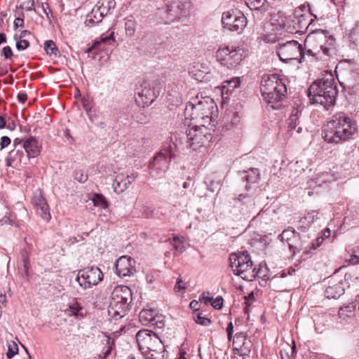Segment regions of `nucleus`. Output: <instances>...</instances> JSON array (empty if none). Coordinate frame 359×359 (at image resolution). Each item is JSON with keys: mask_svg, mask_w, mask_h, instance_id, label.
<instances>
[{"mask_svg": "<svg viewBox=\"0 0 359 359\" xmlns=\"http://www.w3.org/2000/svg\"><path fill=\"white\" fill-rule=\"evenodd\" d=\"M305 56L311 61L323 60L334 53L335 39L327 30L319 29L311 32L304 40Z\"/></svg>", "mask_w": 359, "mask_h": 359, "instance_id": "1", "label": "nucleus"}, {"mask_svg": "<svg viewBox=\"0 0 359 359\" xmlns=\"http://www.w3.org/2000/svg\"><path fill=\"white\" fill-rule=\"evenodd\" d=\"M356 125L344 113L334 114L323 130V137L328 143L339 144L351 139L356 133Z\"/></svg>", "mask_w": 359, "mask_h": 359, "instance_id": "2", "label": "nucleus"}, {"mask_svg": "<svg viewBox=\"0 0 359 359\" xmlns=\"http://www.w3.org/2000/svg\"><path fill=\"white\" fill-rule=\"evenodd\" d=\"M337 94V86L332 77L317 79L308 89L311 102L321 105L325 110H329L335 105Z\"/></svg>", "mask_w": 359, "mask_h": 359, "instance_id": "3", "label": "nucleus"}, {"mask_svg": "<svg viewBox=\"0 0 359 359\" xmlns=\"http://www.w3.org/2000/svg\"><path fill=\"white\" fill-rule=\"evenodd\" d=\"M131 289L126 285L116 286L111 295L108 314L111 318L118 320L124 317L129 309L133 300Z\"/></svg>", "mask_w": 359, "mask_h": 359, "instance_id": "4", "label": "nucleus"}, {"mask_svg": "<svg viewBox=\"0 0 359 359\" xmlns=\"http://www.w3.org/2000/svg\"><path fill=\"white\" fill-rule=\"evenodd\" d=\"M214 108V102L208 98L198 100L197 97L186 104L184 115L186 118L196 121L198 124L210 123Z\"/></svg>", "mask_w": 359, "mask_h": 359, "instance_id": "5", "label": "nucleus"}, {"mask_svg": "<svg viewBox=\"0 0 359 359\" xmlns=\"http://www.w3.org/2000/svg\"><path fill=\"white\" fill-rule=\"evenodd\" d=\"M230 266L234 274L243 279L252 281L258 275L251 257L247 251L233 253L229 257Z\"/></svg>", "mask_w": 359, "mask_h": 359, "instance_id": "6", "label": "nucleus"}, {"mask_svg": "<svg viewBox=\"0 0 359 359\" xmlns=\"http://www.w3.org/2000/svg\"><path fill=\"white\" fill-rule=\"evenodd\" d=\"M247 55L248 50L234 46L220 47L216 52L217 61L229 69L237 67Z\"/></svg>", "mask_w": 359, "mask_h": 359, "instance_id": "7", "label": "nucleus"}, {"mask_svg": "<svg viewBox=\"0 0 359 359\" xmlns=\"http://www.w3.org/2000/svg\"><path fill=\"white\" fill-rule=\"evenodd\" d=\"M210 130L205 124H199L188 129L186 132V148L196 151L211 140Z\"/></svg>", "mask_w": 359, "mask_h": 359, "instance_id": "8", "label": "nucleus"}, {"mask_svg": "<svg viewBox=\"0 0 359 359\" xmlns=\"http://www.w3.org/2000/svg\"><path fill=\"white\" fill-rule=\"evenodd\" d=\"M316 15L311 13L309 4H304L296 8L293 15L290 17L292 22V29L295 33L302 34L308 29L311 23L316 19Z\"/></svg>", "mask_w": 359, "mask_h": 359, "instance_id": "9", "label": "nucleus"}, {"mask_svg": "<svg viewBox=\"0 0 359 359\" xmlns=\"http://www.w3.org/2000/svg\"><path fill=\"white\" fill-rule=\"evenodd\" d=\"M280 60L284 62L298 60L300 63L305 61V53L301 44L295 40L279 43L276 49Z\"/></svg>", "mask_w": 359, "mask_h": 359, "instance_id": "10", "label": "nucleus"}, {"mask_svg": "<svg viewBox=\"0 0 359 359\" xmlns=\"http://www.w3.org/2000/svg\"><path fill=\"white\" fill-rule=\"evenodd\" d=\"M103 276L97 266L87 267L79 271L76 281L82 288L86 290L98 285L102 280Z\"/></svg>", "mask_w": 359, "mask_h": 359, "instance_id": "11", "label": "nucleus"}, {"mask_svg": "<svg viewBox=\"0 0 359 359\" xmlns=\"http://www.w3.org/2000/svg\"><path fill=\"white\" fill-rule=\"evenodd\" d=\"M136 340L142 353L164 347L159 337L154 332L148 330H140L136 334Z\"/></svg>", "mask_w": 359, "mask_h": 359, "instance_id": "12", "label": "nucleus"}, {"mask_svg": "<svg viewBox=\"0 0 359 359\" xmlns=\"http://www.w3.org/2000/svg\"><path fill=\"white\" fill-rule=\"evenodd\" d=\"M224 27L241 33L247 25V18L238 11L224 12L222 19Z\"/></svg>", "mask_w": 359, "mask_h": 359, "instance_id": "13", "label": "nucleus"}, {"mask_svg": "<svg viewBox=\"0 0 359 359\" xmlns=\"http://www.w3.org/2000/svg\"><path fill=\"white\" fill-rule=\"evenodd\" d=\"M277 88H279L281 93L285 90V83L279 79L278 74H264L262 76L260 86L262 95L270 94L271 93L269 91H276Z\"/></svg>", "mask_w": 359, "mask_h": 359, "instance_id": "14", "label": "nucleus"}, {"mask_svg": "<svg viewBox=\"0 0 359 359\" xmlns=\"http://www.w3.org/2000/svg\"><path fill=\"white\" fill-rule=\"evenodd\" d=\"M170 160L161 154H156L149 165V174L153 177H161L168 170Z\"/></svg>", "mask_w": 359, "mask_h": 359, "instance_id": "15", "label": "nucleus"}, {"mask_svg": "<svg viewBox=\"0 0 359 359\" xmlns=\"http://www.w3.org/2000/svg\"><path fill=\"white\" fill-rule=\"evenodd\" d=\"M135 261L130 257L124 255L119 257L115 264V273L121 278L130 276L136 272Z\"/></svg>", "mask_w": 359, "mask_h": 359, "instance_id": "16", "label": "nucleus"}, {"mask_svg": "<svg viewBox=\"0 0 359 359\" xmlns=\"http://www.w3.org/2000/svg\"><path fill=\"white\" fill-rule=\"evenodd\" d=\"M278 239L283 242L286 241L288 244L290 250L293 252V253L301 252V250L304 249L302 243H291L292 240L302 239L300 233L297 232L292 226H289L287 229H285L282 233L278 236Z\"/></svg>", "mask_w": 359, "mask_h": 359, "instance_id": "17", "label": "nucleus"}, {"mask_svg": "<svg viewBox=\"0 0 359 359\" xmlns=\"http://www.w3.org/2000/svg\"><path fill=\"white\" fill-rule=\"evenodd\" d=\"M137 95H138L139 102H142L143 106H149L157 97L158 95L154 89L151 88L150 83L144 81L140 86L137 89Z\"/></svg>", "mask_w": 359, "mask_h": 359, "instance_id": "18", "label": "nucleus"}, {"mask_svg": "<svg viewBox=\"0 0 359 359\" xmlns=\"http://www.w3.org/2000/svg\"><path fill=\"white\" fill-rule=\"evenodd\" d=\"M22 148L27 154V158L38 156L41 151V144L35 137H29L24 140Z\"/></svg>", "mask_w": 359, "mask_h": 359, "instance_id": "19", "label": "nucleus"}, {"mask_svg": "<svg viewBox=\"0 0 359 359\" xmlns=\"http://www.w3.org/2000/svg\"><path fill=\"white\" fill-rule=\"evenodd\" d=\"M135 179V177L133 174L127 175L119 174L116 175L113 184L114 191L118 194H122L129 188Z\"/></svg>", "mask_w": 359, "mask_h": 359, "instance_id": "20", "label": "nucleus"}, {"mask_svg": "<svg viewBox=\"0 0 359 359\" xmlns=\"http://www.w3.org/2000/svg\"><path fill=\"white\" fill-rule=\"evenodd\" d=\"M270 94H265L263 96L264 100L270 104L271 107L273 109H278L281 107L280 101L285 97L287 93V88L285 86V90L281 93L279 88L275 90L269 91Z\"/></svg>", "mask_w": 359, "mask_h": 359, "instance_id": "21", "label": "nucleus"}, {"mask_svg": "<svg viewBox=\"0 0 359 359\" xmlns=\"http://www.w3.org/2000/svg\"><path fill=\"white\" fill-rule=\"evenodd\" d=\"M234 205L241 208V212L244 215L249 212L255 205V202L249 194H241L234 199Z\"/></svg>", "mask_w": 359, "mask_h": 359, "instance_id": "22", "label": "nucleus"}, {"mask_svg": "<svg viewBox=\"0 0 359 359\" xmlns=\"http://www.w3.org/2000/svg\"><path fill=\"white\" fill-rule=\"evenodd\" d=\"M33 204L36 213L41 217V218L47 221L50 219L48 205L44 198L41 196H35L33 200Z\"/></svg>", "mask_w": 359, "mask_h": 359, "instance_id": "23", "label": "nucleus"}, {"mask_svg": "<svg viewBox=\"0 0 359 359\" xmlns=\"http://www.w3.org/2000/svg\"><path fill=\"white\" fill-rule=\"evenodd\" d=\"M27 156L25 157V154L21 149H13L8 154V157L6 159V165L11 167L17 166L18 164L24 163L26 164Z\"/></svg>", "mask_w": 359, "mask_h": 359, "instance_id": "24", "label": "nucleus"}, {"mask_svg": "<svg viewBox=\"0 0 359 359\" xmlns=\"http://www.w3.org/2000/svg\"><path fill=\"white\" fill-rule=\"evenodd\" d=\"M181 8L179 4L168 6L163 11L162 18L165 23L170 24L179 19L180 17Z\"/></svg>", "mask_w": 359, "mask_h": 359, "instance_id": "25", "label": "nucleus"}, {"mask_svg": "<svg viewBox=\"0 0 359 359\" xmlns=\"http://www.w3.org/2000/svg\"><path fill=\"white\" fill-rule=\"evenodd\" d=\"M177 145L173 141V138L166 140L162 146L161 150L158 152L161 155L165 156L170 160L175 158L177 156Z\"/></svg>", "mask_w": 359, "mask_h": 359, "instance_id": "26", "label": "nucleus"}, {"mask_svg": "<svg viewBox=\"0 0 359 359\" xmlns=\"http://www.w3.org/2000/svg\"><path fill=\"white\" fill-rule=\"evenodd\" d=\"M344 282L340 280L337 283L329 285L325 291V295L328 299H337L344 294Z\"/></svg>", "mask_w": 359, "mask_h": 359, "instance_id": "27", "label": "nucleus"}, {"mask_svg": "<svg viewBox=\"0 0 359 359\" xmlns=\"http://www.w3.org/2000/svg\"><path fill=\"white\" fill-rule=\"evenodd\" d=\"M104 16V13L95 4L92 8L91 12L87 15L85 23L87 26L92 27L102 22Z\"/></svg>", "mask_w": 359, "mask_h": 359, "instance_id": "28", "label": "nucleus"}, {"mask_svg": "<svg viewBox=\"0 0 359 359\" xmlns=\"http://www.w3.org/2000/svg\"><path fill=\"white\" fill-rule=\"evenodd\" d=\"M223 127L226 130H231L240 122V117L235 111L229 112L226 117L223 118Z\"/></svg>", "mask_w": 359, "mask_h": 359, "instance_id": "29", "label": "nucleus"}, {"mask_svg": "<svg viewBox=\"0 0 359 359\" xmlns=\"http://www.w3.org/2000/svg\"><path fill=\"white\" fill-rule=\"evenodd\" d=\"M156 311L153 309H143L139 314L140 323L143 325L150 326Z\"/></svg>", "mask_w": 359, "mask_h": 359, "instance_id": "30", "label": "nucleus"}, {"mask_svg": "<svg viewBox=\"0 0 359 359\" xmlns=\"http://www.w3.org/2000/svg\"><path fill=\"white\" fill-rule=\"evenodd\" d=\"M96 6L106 16L111 13L116 7L115 0H98Z\"/></svg>", "mask_w": 359, "mask_h": 359, "instance_id": "31", "label": "nucleus"}, {"mask_svg": "<svg viewBox=\"0 0 359 359\" xmlns=\"http://www.w3.org/2000/svg\"><path fill=\"white\" fill-rule=\"evenodd\" d=\"M306 238V236H302V239L301 240H292L291 243H302L304 249L302 250V251H303L304 253L305 254H309L311 252V250H316L318 247H319L320 245V244L322 243L323 239L321 238H317L316 240H315V242H313L310 246H309V249H308V246H305V243H306V241L305 240Z\"/></svg>", "mask_w": 359, "mask_h": 359, "instance_id": "32", "label": "nucleus"}, {"mask_svg": "<svg viewBox=\"0 0 359 359\" xmlns=\"http://www.w3.org/2000/svg\"><path fill=\"white\" fill-rule=\"evenodd\" d=\"M246 173L245 180L247 184L245 187L246 190L250 189V184L257 183L259 179V172L257 168H250L248 171H244Z\"/></svg>", "mask_w": 359, "mask_h": 359, "instance_id": "33", "label": "nucleus"}, {"mask_svg": "<svg viewBox=\"0 0 359 359\" xmlns=\"http://www.w3.org/2000/svg\"><path fill=\"white\" fill-rule=\"evenodd\" d=\"M205 183L210 191L214 192L219 189L221 187V179H217V173H212L206 178Z\"/></svg>", "mask_w": 359, "mask_h": 359, "instance_id": "34", "label": "nucleus"}, {"mask_svg": "<svg viewBox=\"0 0 359 359\" xmlns=\"http://www.w3.org/2000/svg\"><path fill=\"white\" fill-rule=\"evenodd\" d=\"M240 79L238 78H233L231 80L226 81L222 86V93H231L233 90L240 86Z\"/></svg>", "mask_w": 359, "mask_h": 359, "instance_id": "35", "label": "nucleus"}, {"mask_svg": "<svg viewBox=\"0 0 359 359\" xmlns=\"http://www.w3.org/2000/svg\"><path fill=\"white\" fill-rule=\"evenodd\" d=\"M142 354L145 359H163L164 347L158 349H151L147 352H143Z\"/></svg>", "mask_w": 359, "mask_h": 359, "instance_id": "36", "label": "nucleus"}, {"mask_svg": "<svg viewBox=\"0 0 359 359\" xmlns=\"http://www.w3.org/2000/svg\"><path fill=\"white\" fill-rule=\"evenodd\" d=\"M356 306L353 304H350L347 306L340 308L339 310V316L341 318L346 317H352L355 314Z\"/></svg>", "mask_w": 359, "mask_h": 359, "instance_id": "37", "label": "nucleus"}, {"mask_svg": "<svg viewBox=\"0 0 359 359\" xmlns=\"http://www.w3.org/2000/svg\"><path fill=\"white\" fill-rule=\"evenodd\" d=\"M251 341L250 339L243 341V343L235 351V354H238L241 356L248 355L251 351Z\"/></svg>", "mask_w": 359, "mask_h": 359, "instance_id": "38", "label": "nucleus"}, {"mask_svg": "<svg viewBox=\"0 0 359 359\" xmlns=\"http://www.w3.org/2000/svg\"><path fill=\"white\" fill-rule=\"evenodd\" d=\"M299 112L294 109L288 119V130L292 132L296 130V128L299 123Z\"/></svg>", "mask_w": 359, "mask_h": 359, "instance_id": "39", "label": "nucleus"}, {"mask_svg": "<svg viewBox=\"0 0 359 359\" xmlns=\"http://www.w3.org/2000/svg\"><path fill=\"white\" fill-rule=\"evenodd\" d=\"M44 50L50 55L57 56L59 55V50L52 40H47L44 43Z\"/></svg>", "mask_w": 359, "mask_h": 359, "instance_id": "40", "label": "nucleus"}, {"mask_svg": "<svg viewBox=\"0 0 359 359\" xmlns=\"http://www.w3.org/2000/svg\"><path fill=\"white\" fill-rule=\"evenodd\" d=\"M150 326L154 328L159 329L164 327L165 316H163L162 314L158 313L157 311H156Z\"/></svg>", "mask_w": 359, "mask_h": 359, "instance_id": "41", "label": "nucleus"}, {"mask_svg": "<svg viewBox=\"0 0 359 359\" xmlns=\"http://www.w3.org/2000/svg\"><path fill=\"white\" fill-rule=\"evenodd\" d=\"M136 22L132 16L126 19L125 29L126 34L130 36H133L135 32Z\"/></svg>", "mask_w": 359, "mask_h": 359, "instance_id": "42", "label": "nucleus"}, {"mask_svg": "<svg viewBox=\"0 0 359 359\" xmlns=\"http://www.w3.org/2000/svg\"><path fill=\"white\" fill-rule=\"evenodd\" d=\"M168 99L175 105L177 106L182 102V95L179 91L169 90Z\"/></svg>", "mask_w": 359, "mask_h": 359, "instance_id": "43", "label": "nucleus"}, {"mask_svg": "<svg viewBox=\"0 0 359 359\" xmlns=\"http://www.w3.org/2000/svg\"><path fill=\"white\" fill-rule=\"evenodd\" d=\"M248 338L243 332H238L235 334L233 339V351H235L239 346L243 343V341H245V340H248Z\"/></svg>", "mask_w": 359, "mask_h": 359, "instance_id": "44", "label": "nucleus"}, {"mask_svg": "<svg viewBox=\"0 0 359 359\" xmlns=\"http://www.w3.org/2000/svg\"><path fill=\"white\" fill-rule=\"evenodd\" d=\"M95 206L100 207L101 208H107V202L104 196L100 194H95L92 198Z\"/></svg>", "mask_w": 359, "mask_h": 359, "instance_id": "45", "label": "nucleus"}, {"mask_svg": "<svg viewBox=\"0 0 359 359\" xmlns=\"http://www.w3.org/2000/svg\"><path fill=\"white\" fill-rule=\"evenodd\" d=\"M70 311L73 316L83 318L86 315L84 309L78 303L75 302L69 306Z\"/></svg>", "mask_w": 359, "mask_h": 359, "instance_id": "46", "label": "nucleus"}, {"mask_svg": "<svg viewBox=\"0 0 359 359\" xmlns=\"http://www.w3.org/2000/svg\"><path fill=\"white\" fill-rule=\"evenodd\" d=\"M174 248L180 252L184 251V238L183 236H175L172 238Z\"/></svg>", "mask_w": 359, "mask_h": 359, "instance_id": "47", "label": "nucleus"}, {"mask_svg": "<svg viewBox=\"0 0 359 359\" xmlns=\"http://www.w3.org/2000/svg\"><path fill=\"white\" fill-rule=\"evenodd\" d=\"M266 0H245L246 5L251 10H259L266 4Z\"/></svg>", "mask_w": 359, "mask_h": 359, "instance_id": "48", "label": "nucleus"}, {"mask_svg": "<svg viewBox=\"0 0 359 359\" xmlns=\"http://www.w3.org/2000/svg\"><path fill=\"white\" fill-rule=\"evenodd\" d=\"M351 41L359 46V21H358L350 34Z\"/></svg>", "mask_w": 359, "mask_h": 359, "instance_id": "49", "label": "nucleus"}, {"mask_svg": "<svg viewBox=\"0 0 359 359\" xmlns=\"http://www.w3.org/2000/svg\"><path fill=\"white\" fill-rule=\"evenodd\" d=\"M18 353V344L11 341L8 343V351L6 353V357L8 359H11L14 355Z\"/></svg>", "mask_w": 359, "mask_h": 359, "instance_id": "50", "label": "nucleus"}, {"mask_svg": "<svg viewBox=\"0 0 359 359\" xmlns=\"http://www.w3.org/2000/svg\"><path fill=\"white\" fill-rule=\"evenodd\" d=\"M73 177L81 183H84L88 180V175L85 174L82 170H75L73 173Z\"/></svg>", "mask_w": 359, "mask_h": 359, "instance_id": "51", "label": "nucleus"}, {"mask_svg": "<svg viewBox=\"0 0 359 359\" xmlns=\"http://www.w3.org/2000/svg\"><path fill=\"white\" fill-rule=\"evenodd\" d=\"M353 255H350V258L346 261L350 264H359V248H356L353 251Z\"/></svg>", "mask_w": 359, "mask_h": 359, "instance_id": "52", "label": "nucleus"}, {"mask_svg": "<svg viewBox=\"0 0 359 359\" xmlns=\"http://www.w3.org/2000/svg\"><path fill=\"white\" fill-rule=\"evenodd\" d=\"M114 43V39L112 34H110L109 36H106L104 37H101L100 41H96L95 43V46H97L99 45H101L102 43L106 44V45H111Z\"/></svg>", "mask_w": 359, "mask_h": 359, "instance_id": "53", "label": "nucleus"}, {"mask_svg": "<svg viewBox=\"0 0 359 359\" xmlns=\"http://www.w3.org/2000/svg\"><path fill=\"white\" fill-rule=\"evenodd\" d=\"M15 41H16V48L18 50H24L27 49L29 46V41L26 39H20Z\"/></svg>", "mask_w": 359, "mask_h": 359, "instance_id": "54", "label": "nucleus"}, {"mask_svg": "<svg viewBox=\"0 0 359 359\" xmlns=\"http://www.w3.org/2000/svg\"><path fill=\"white\" fill-rule=\"evenodd\" d=\"M1 55H3L6 60H12L13 57V53L11 47H4L1 51Z\"/></svg>", "mask_w": 359, "mask_h": 359, "instance_id": "55", "label": "nucleus"}, {"mask_svg": "<svg viewBox=\"0 0 359 359\" xmlns=\"http://www.w3.org/2000/svg\"><path fill=\"white\" fill-rule=\"evenodd\" d=\"M199 300L201 302L207 305L211 303L212 298L210 297V293L208 292H204L201 294Z\"/></svg>", "mask_w": 359, "mask_h": 359, "instance_id": "56", "label": "nucleus"}, {"mask_svg": "<svg viewBox=\"0 0 359 359\" xmlns=\"http://www.w3.org/2000/svg\"><path fill=\"white\" fill-rule=\"evenodd\" d=\"M245 304L244 311L245 313H248V307L251 305L252 302L255 300L254 293L251 292L248 297H245Z\"/></svg>", "mask_w": 359, "mask_h": 359, "instance_id": "57", "label": "nucleus"}, {"mask_svg": "<svg viewBox=\"0 0 359 359\" xmlns=\"http://www.w3.org/2000/svg\"><path fill=\"white\" fill-rule=\"evenodd\" d=\"M142 215L146 218H151L154 215L153 210L148 206H143L141 210Z\"/></svg>", "mask_w": 359, "mask_h": 359, "instance_id": "58", "label": "nucleus"}, {"mask_svg": "<svg viewBox=\"0 0 359 359\" xmlns=\"http://www.w3.org/2000/svg\"><path fill=\"white\" fill-rule=\"evenodd\" d=\"M196 323L198 324H201L204 326H207L210 324L211 321L209 318L203 317L201 315H197L196 318L195 319Z\"/></svg>", "mask_w": 359, "mask_h": 359, "instance_id": "59", "label": "nucleus"}, {"mask_svg": "<svg viewBox=\"0 0 359 359\" xmlns=\"http://www.w3.org/2000/svg\"><path fill=\"white\" fill-rule=\"evenodd\" d=\"M211 305L216 309H220L223 305V298L220 296L216 297L215 299L211 302Z\"/></svg>", "mask_w": 359, "mask_h": 359, "instance_id": "60", "label": "nucleus"}, {"mask_svg": "<svg viewBox=\"0 0 359 359\" xmlns=\"http://www.w3.org/2000/svg\"><path fill=\"white\" fill-rule=\"evenodd\" d=\"M31 35V32L28 30H22L20 32V34L15 33L13 36L14 40H18V39H24L23 38H25L28 36Z\"/></svg>", "mask_w": 359, "mask_h": 359, "instance_id": "61", "label": "nucleus"}, {"mask_svg": "<svg viewBox=\"0 0 359 359\" xmlns=\"http://www.w3.org/2000/svg\"><path fill=\"white\" fill-rule=\"evenodd\" d=\"M25 22L24 19L22 18H16L13 22V27L15 29H17L18 27H24Z\"/></svg>", "mask_w": 359, "mask_h": 359, "instance_id": "62", "label": "nucleus"}, {"mask_svg": "<svg viewBox=\"0 0 359 359\" xmlns=\"http://www.w3.org/2000/svg\"><path fill=\"white\" fill-rule=\"evenodd\" d=\"M11 139L8 137L3 136L1 138V142H0L1 149H3L5 147H6L7 146H8L11 144Z\"/></svg>", "mask_w": 359, "mask_h": 359, "instance_id": "63", "label": "nucleus"}, {"mask_svg": "<svg viewBox=\"0 0 359 359\" xmlns=\"http://www.w3.org/2000/svg\"><path fill=\"white\" fill-rule=\"evenodd\" d=\"M187 287V283H184L181 278H178L177 280V285H175V289L185 290Z\"/></svg>", "mask_w": 359, "mask_h": 359, "instance_id": "64", "label": "nucleus"}]
</instances>
